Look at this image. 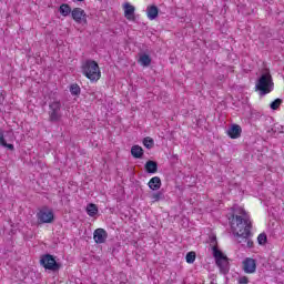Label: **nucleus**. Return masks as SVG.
<instances>
[{
    "label": "nucleus",
    "instance_id": "1",
    "mask_svg": "<svg viewBox=\"0 0 284 284\" xmlns=\"http://www.w3.org/2000/svg\"><path fill=\"white\" fill-rule=\"evenodd\" d=\"M235 214L231 220V230L235 236H240L241 239H247L250 236V230H252V221L250 220V215L243 207H235Z\"/></svg>",
    "mask_w": 284,
    "mask_h": 284
},
{
    "label": "nucleus",
    "instance_id": "2",
    "mask_svg": "<svg viewBox=\"0 0 284 284\" xmlns=\"http://www.w3.org/2000/svg\"><path fill=\"white\" fill-rule=\"evenodd\" d=\"M255 88L260 93V97H265V94L274 92V80L272 79L270 71H266L260 75L255 83Z\"/></svg>",
    "mask_w": 284,
    "mask_h": 284
},
{
    "label": "nucleus",
    "instance_id": "3",
    "mask_svg": "<svg viewBox=\"0 0 284 284\" xmlns=\"http://www.w3.org/2000/svg\"><path fill=\"white\" fill-rule=\"evenodd\" d=\"M82 74L89 79L92 83L99 81L101 79V69L99 68V63L94 60H87L82 63L81 67Z\"/></svg>",
    "mask_w": 284,
    "mask_h": 284
},
{
    "label": "nucleus",
    "instance_id": "4",
    "mask_svg": "<svg viewBox=\"0 0 284 284\" xmlns=\"http://www.w3.org/2000/svg\"><path fill=\"white\" fill-rule=\"evenodd\" d=\"M213 256L220 272L222 274H227L230 272V262H227V256H225V254H223V252H221L216 246L213 247Z\"/></svg>",
    "mask_w": 284,
    "mask_h": 284
},
{
    "label": "nucleus",
    "instance_id": "5",
    "mask_svg": "<svg viewBox=\"0 0 284 284\" xmlns=\"http://www.w3.org/2000/svg\"><path fill=\"white\" fill-rule=\"evenodd\" d=\"M63 114L61 113V102L53 101L49 104V120L52 122L61 121Z\"/></svg>",
    "mask_w": 284,
    "mask_h": 284
},
{
    "label": "nucleus",
    "instance_id": "6",
    "mask_svg": "<svg viewBox=\"0 0 284 284\" xmlns=\"http://www.w3.org/2000/svg\"><path fill=\"white\" fill-rule=\"evenodd\" d=\"M40 263L42 266H44L45 270H51L52 272H57L61 265L57 263V260H54V256L47 254L43 255L40 260Z\"/></svg>",
    "mask_w": 284,
    "mask_h": 284
},
{
    "label": "nucleus",
    "instance_id": "7",
    "mask_svg": "<svg viewBox=\"0 0 284 284\" xmlns=\"http://www.w3.org/2000/svg\"><path fill=\"white\" fill-rule=\"evenodd\" d=\"M39 223H52L54 221V212L52 209L43 207L37 213Z\"/></svg>",
    "mask_w": 284,
    "mask_h": 284
},
{
    "label": "nucleus",
    "instance_id": "8",
    "mask_svg": "<svg viewBox=\"0 0 284 284\" xmlns=\"http://www.w3.org/2000/svg\"><path fill=\"white\" fill-rule=\"evenodd\" d=\"M243 271L245 274H254L256 272V260L246 257L243 262Z\"/></svg>",
    "mask_w": 284,
    "mask_h": 284
},
{
    "label": "nucleus",
    "instance_id": "9",
    "mask_svg": "<svg viewBox=\"0 0 284 284\" xmlns=\"http://www.w3.org/2000/svg\"><path fill=\"white\" fill-rule=\"evenodd\" d=\"M93 240L98 245H101L108 241V231L105 229H97L93 232Z\"/></svg>",
    "mask_w": 284,
    "mask_h": 284
},
{
    "label": "nucleus",
    "instance_id": "10",
    "mask_svg": "<svg viewBox=\"0 0 284 284\" xmlns=\"http://www.w3.org/2000/svg\"><path fill=\"white\" fill-rule=\"evenodd\" d=\"M72 19L75 20L77 23H82L85 21V11L81 8H75L71 11Z\"/></svg>",
    "mask_w": 284,
    "mask_h": 284
},
{
    "label": "nucleus",
    "instance_id": "11",
    "mask_svg": "<svg viewBox=\"0 0 284 284\" xmlns=\"http://www.w3.org/2000/svg\"><path fill=\"white\" fill-rule=\"evenodd\" d=\"M124 17L128 19V21H134V6L130 4L129 2L124 3Z\"/></svg>",
    "mask_w": 284,
    "mask_h": 284
},
{
    "label": "nucleus",
    "instance_id": "12",
    "mask_svg": "<svg viewBox=\"0 0 284 284\" xmlns=\"http://www.w3.org/2000/svg\"><path fill=\"white\" fill-rule=\"evenodd\" d=\"M161 178L159 176H153L149 183L148 186L150 187V190H152L153 192H156V190H161Z\"/></svg>",
    "mask_w": 284,
    "mask_h": 284
},
{
    "label": "nucleus",
    "instance_id": "13",
    "mask_svg": "<svg viewBox=\"0 0 284 284\" xmlns=\"http://www.w3.org/2000/svg\"><path fill=\"white\" fill-rule=\"evenodd\" d=\"M241 125L234 124L232 125V128L229 129L227 134L231 139H239V136H241Z\"/></svg>",
    "mask_w": 284,
    "mask_h": 284
},
{
    "label": "nucleus",
    "instance_id": "14",
    "mask_svg": "<svg viewBox=\"0 0 284 284\" xmlns=\"http://www.w3.org/2000/svg\"><path fill=\"white\" fill-rule=\"evenodd\" d=\"M146 17L150 21H154L159 17V8L156 6H150L146 8Z\"/></svg>",
    "mask_w": 284,
    "mask_h": 284
},
{
    "label": "nucleus",
    "instance_id": "15",
    "mask_svg": "<svg viewBox=\"0 0 284 284\" xmlns=\"http://www.w3.org/2000/svg\"><path fill=\"white\" fill-rule=\"evenodd\" d=\"M145 170L149 174H156L158 170H159V164H156V162L149 160L145 163Z\"/></svg>",
    "mask_w": 284,
    "mask_h": 284
},
{
    "label": "nucleus",
    "instance_id": "16",
    "mask_svg": "<svg viewBox=\"0 0 284 284\" xmlns=\"http://www.w3.org/2000/svg\"><path fill=\"white\" fill-rule=\"evenodd\" d=\"M131 155L133 159H143V148L139 144H135L131 148Z\"/></svg>",
    "mask_w": 284,
    "mask_h": 284
},
{
    "label": "nucleus",
    "instance_id": "17",
    "mask_svg": "<svg viewBox=\"0 0 284 284\" xmlns=\"http://www.w3.org/2000/svg\"><path fill=\"white\" fill-rule=\"evenodd\" d=\"M0 145L11 151L14 150V144H8V142H6V135L3 130H0Z\"/></svg>",
    "mask_w": 284,
    "mask_h": 284
},
{
    "label": "nucleus",
    "instance_id": "18",
    "mask_svg": "<svg viewBox=\"0 0 284 284\" xmlns=\"http://www.w3.org/2000/svg\"><path fill=\"white\" fill-rule=\"evenodd\" d=\"M87 214L91 217L97 216V214H99V207L97 206V204H88L87 205Z\"/></svg>",
    "mask_w": 284,
    "mask_h": 284
},
{
    "label": "nucleus",
    "instance_id": "19",
    "mask_svg": "<svg viewBox=\"0 0 284 284\" xmlns=\"http://www.w3.org/2000/svg\"><path fill=\"white\" fill-rule=\"evenodd\" d=\"M139 63L143 65V68H148L150 63H152V59L148 54L140 55Z\"/></svg>",
    "mask_w": 284,
    "mask_h": 284
},
{
    "label": "nucleus",
    "instance_id": "20",
    "mask_svg": "<svg viewBox=\"0 0 284 284\" xmlns=\"http://www.w3.org/2000/svg\"><path fill=\"white\" fill-rule=\"evenodd\" d=\"M143 145L148 150H152L154 148V140L150 136L143 139Z\"/></svg>",
    "mask_w": 284,
    "mask_h": 284
},
{
    "label": "nucleus",
    "instance_id": "21",
    "mask_svg": "<svg viewBox=\"0 0 284 284\" xmlns=\"http://www.w3.org/2000/svg\"><path fill=\"white\" fill-rule=\"evenodd\" d=\"M70 92L73 97H79V94H81V87H79V84H77V83L71 84Z\"/></svg>",
    "mask_w": 284,
    "mask_h": 284
},
{
    "label": "nucleus",
    "instance_id": "22",
    "mask_svg": "<svg viewBox=\"0 0 284 284\" xmlns=\"http://www.w3.org/2000/svg\"><path fill=\"white\" fill-rule=\"evenodd\" d=\"M70 12H72V9L70 8V6L68 4L60 6V13L62 14V17H68Z\"/></svg>",
    "mask_w": 284,
    "mask_h": 284
},
{
    "label": "nucleus",
    "instance_id": "23",
    "mask_svg": "<svg viewBox=\"0 0 284 284\" xmlns=\"http://www.w3.org/2000/svg\"><path fill=\"white\" fill-rule=\"evenodd\" d=\"M282 103H283V100L277 98L273 102H271L270 108L271 110H278Z\"/></svg>",
    "mask_w": 284,
    "mask_h": 284
},
{
    "label": "nucleus",
    "instance_id": "24",
    "mask_svg": "<svg viewBox=\"0 0 284 284\" xmlns=\"http://www.w3.org/2000/svg\"><path fill=\"white\" fill-rule=\"evenodd\" d=\"M196 261V253L195 252H189L186 254V263L192 264Z\"/></svg>",
    "mask_w": 284,
    "mask_h": 284
},
{
    "label": "nucleus",
    "instance_id": "25",
    "mask_svg": "<svg viewBox=\"0 0 284 284\" xmlns=\"http://www.w3.org/2000/svg\"><path fill=\"white\" fill-rule=\"evenodd\" d=\"M163 199V192H155L151 195L153 203H156Z\"/></svg>",
    "mask_w": 284,
    "mask_h": 284
},
{
    "label": "nucleus",
    "instance_id": "26",
    "mask_svg": "<svg viewBox=\"0 0 284 284\" xmlns=\"http://www.w3.org/2000/svg\"><path fill=\"white\" fill-rule=\"evenodd\" d=\"M257 242L260 245H265L267 243V235H265L264 233H261L257 236Z\"/></svg>",
    "mask_w": 284,
    "mask_h": 284
},
{
    "label": "nucleus",
    "instance_id": "27",
    "mask_svg": "<svg viewBox=\"0 0 284 284\" xmlns=\"http://www.w3.org/2000/svg\"><path fill=\"white\" fill-rule=\"evenodd\" d=\"M239 284H248L250 283V278H247V276H240L237 280Z\"/></svg>",
    "mask_w": 284,
    "mask_h": 284
},
{
    "label": "nucleus",
    "instance_id": "28",
    "mask_svg": "<svg viewBox=\"0 0 284 284\" xmlns=\"http://www.w3.org/2000/svg\"><path fill=\"white\" fill-rule=\"evenodd\" d=\"M245 243H246V247H254V242L250 239V236L243 237Z\"/></svg>",
    "mask_w": 284,
    "mask_h": 284
},
{
    "label": "nucleus",
    "instance_id": "29",
    "mask_svg": "<svg viewBox=\"0 0 284 284\" xmlns=\"http://www.w3.org/2000/svg\"><path fill=\"white\" fill-rule=\"evenodd\" d=\"M78 1H83V0H78Z\"/></svg>",
    "mask_w": 284,
    "mask_h": 284
}]
</instances>
